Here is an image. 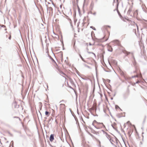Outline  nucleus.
<instances>
[{"mask_svg":"<svg viewBox=\"0 0 147 147\" xmlns=\"http://www.w3.org/2000/svg\"><path fill=\"white\" fill-rule=\"evenodd\" d=\"M92 124L97 128H100L104 126L102 123L98 122L95 120L93 121Z\"/></svg>","mask_w":147,"mask_h":147,"instance_id":"nucleus-1","label":"nucleus"},{"mask_svg":"<svg viewBox=\"0 0 147 147\" xmlns=\"http://www.w3.org/2000/svg\"><path fill=\"white\" fill-rule=\"evenodd\" d=\"M60 109L62 112H65V105L64 104H61L60 105Z\"/></svg>","mask_w":147,"mask_h":147,"instance_id":"nucleus-2","label":"nucleus"},{"mask_svg":"<svg viewBox=\"0 0 147 147\" xmlns=\"http://www.w3.org/2000/svg\"><path fill=\"white\" fill-rule=\"evenodd\" d=\"M13 105L15 108H18L19 107V105H18L17 102L16 101L13 102Z\"/></svg>","mask_w":147,"mask_h":147,"instance_id":"nucleus-3","label":"nucleus"},{"mask_svg":"<svg viewBox=\"0 0 147 147\" xmlns=\"http://www.w3.org/2000/svg\"><path fill=\"white\" fill-rule=\"evenodd\" d=\"M138 74L135 77H138L141 76V74L140 73V71L139 69H137L136 70Z\"/></svg>","mask_w":147,"mask_h":147,"instance_id":"nucleus-4","label":"nucleus"},{"mask_svg":"<svg viewBox=\"0 0 147 147\" xmlns=\"http://www.w3.org/2000/svg\"><path fill=\"white\" fill-rule=\"evenodd\" d=\"M54 140V134H51L50 137V140L51 142H52Z\"/></svg>","mask_w":147,"mask_h":147,"instance_id":"nucleus-5","label":"nucleus"},{"mask_svg":"<svg viewBox=\"0 0 147 147\" xmlns=\"http://www.w3.org/2000/svg\"><path fill=\"white\" fill-rule=\"evenodd\" d=\"M108 50L109 51H113V49L111 47V46H108L107 47Z\"/></svg>","mask_w":147,"mask_h":147,"instance_id":"nucleus-6","label":"nucleus"},{"mask_svg":"<svg viewBox=\"0 0 147 147\" xmlns=\"http://www.w3.org/2000/svg\"><path fill=\"white\" fill-rule=\"evenodd\" d=\"M90 109L92 110H96V105H94Z\"/></svg>","mask_w":147,"mask_h":147,"instance_id":"nucleus-7","label":"nucleus"},{"mask_svg":"<svg viewBox=\"0 0 147 147\" xmlns=\"http://www.w3.org/2000/svg\"><path fill=\"white\" fill-rule=\"evenodd\" d=\"M50 112L47 111H46L45 112V114L47 117L49 116V115H50Z\"/></svg>","mask_w":147,"mask_h":147,"instance_id":"nucleus-8","label":"nucleus"},{"mask_svg":"<svg viewBox=\"0 0 147 147\" xmlns=\"http://www.w3.org/2000/svg\"><path fill=\"white\" fill-rule=\"evenodd\" d=\"M103 28L105 29H107L108 28H111V27L109 26H107V25H105L103 27Z\"/></svg>","mask_w":147,"mask_h":147,"instance_id":"nucleus-9","label":"nucleus"},{"mask_svg":"<svg viewBox=\"0 0 147 147\" xmlns=\"http://www.w3.org/2000/svg\"><path fill=\"white\" fill-rule=\"evenodd\" d=\"M134 15H135L136 16H137L138 15V10H136L134 13Z\"/></svg>","mask_w":147,"mask_h":147,"instance_id":"nucleus-10","label":"nucleus"},{"mask_svg":"<svg viewBox=\"0 0 147 147\" xmlns=\"http://www.w3.org/2000/svg\"><path fill=\"white\" fill-rule=\"evenodd\" d=\"M60 74L62 75L63 76L65 77V76H66V75L62 71H60Z\"/></svg>","mask_w":147,"mask_h":147,"instance_id":"nucleus-11","label":"nucleus"},{"mask_svg":"<svg viewBox=\"0 0 147 147\" xmlns=\"http://www.w3.org/2000/svg\"><path fill=\"white\" fill-rule=\"evenodd\" d=\"M108 111H109V109L107 108L106 109H104V112L106 113H107Z\"/></svg>","mask_w":147,"mask_h":147,"instance_id":"nucleus-12","label":"nucleus"},{"mask_svg":"<svg viewBox=\"0 0 147 147\" xmlns=\"http://www.w3.org/2000/svg\"><path fill=\"white\" fill-rule=\"evenodd\" d=\"M126 124H127L129 126H130L131 125V123L129 121H127V122Z\"/></svg>","mask_w":147,"mask_h":147,"instance_id":"nucleus-13","label":"nucleus"},{"mask_svg":"<svg viewBox=\"0 0 147 147\" xmlns=\"http://www.w3.org/2000/svg\"><path fill=\"white\" fill-rule=\"evenodd\" d=\"M124 53L126 54L127 55H128L129 54H130V52H127V51H125L124 52Z\"/></svg>","mask_w":147,"mask_h":147,"instance_id":"nucleus-14","label":"nucleus"},{"mask_svg":"<svg viewBox=\"0 0 147 147\" xmlns=\"http://www.w3.org/2000/svg\"><path fill=\"white\" fill-rule=\"evenodd\" d=\"M13 118H16V119L17 120H20V118L18 117H13Z\"/></svg>","mask_w":147,"mask_h":147,"instance_id":"nucleus-15","label":"nucleus"},{"mask_svg":"<svg viewBox=\"0 0 147 147\" xmlns=\"http://www.w3.org/2000/svg\"><path fill=\"white\" fill-rule=\"evenodd\" d=\"M80 56L81 58V59H82L83 61H84V62H86L85 60H84V59L82 57V56H81V55H80Z\"/></svg>","mask_w":147,"mask_h":147,"instance_id":"nucleus-16","label":"nucleus"},{"mask_svg":"<svg viewBox=\"0 0 147 147\" xmlns=\"http://www.w3.org/2000/svg\"><path fill=\"white\" fill-rule=\"evenodd\" d=\"M115 108L116 109H117L118 108H119V106L117 105H116L115 106Z\"/></svg>","mask_w":147,"mask_h":147,"instance_id":"nucleus-17","label":"nucleus"},{"mask_svg":"<svg viewBox=\"0 0 147 147\" xmlns=\"http://www.w3.org/2000/svg\"><path fill=\"white\" fill-rule=\"evenodd\" d=\"M136 26L137 27V28L138 30V26L137 24H136Z\"/></svg>","mask_w":147,"mask_h":147,"instance_id":"nucleus-18","label":"nucleus"},{"mask_svg":"<svg viewBox=\"0 0 147 147\" xmlns=\"http://www.w3.org/2000/svg\"><path fill=\"white\" fill-rule=\"evenodd\" d=\"M9 39H11V36L10 35V36L9 37Z\"/></svg>","mask_w":147,"mask_h":147,"instance_id":"nucleus-19","label":"nucleus"},{"mask_svg":"<svg viewBox=\"0 0 147 147\" xmlns=\"http://www.w3.org/2000/svg\"><path fill=\"white\" fill-rule=\"evenodd\" d=\"M92 53V54H94V53Z\"/></svg>","mask_w":147,"mask_h":147,"instance_id":"nucleus-20","label":"nucleus"},{"mask_svg":"<svg viewBox=\"0 0 147 147\" xmlns=\"http://www.w3.org/2000/svg\"><path fill=\"white\" fill-rule=\"evenodd\" d=\"M53 60L54 61H55L54 60H53Z\"/></svg>","mask_w":147,"mask_h":147,"instance_id":"nucleus-21","label":"nucleus"}]
</instances>
